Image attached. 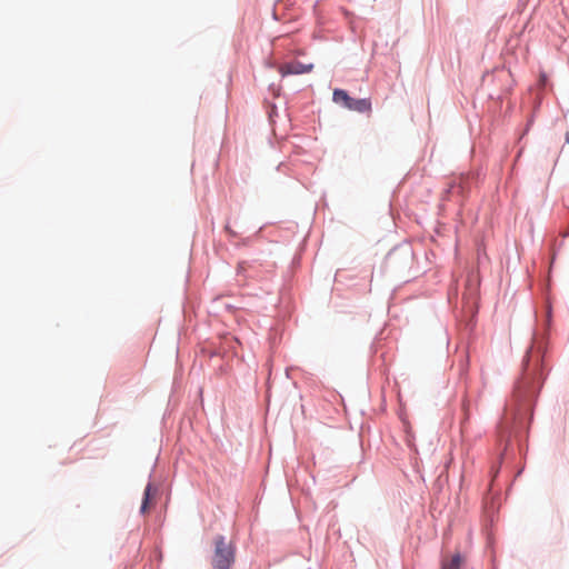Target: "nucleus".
I'll return each instance as SVG.
<instances>
[{
	"instance_id": "obj_1",
	"label": "nucleus",
	"mask_w": 569,
	"mask_h": 569,
	"mask_svg": "<svg viewBox=\"0 0 569 569\" xmlns=\"http://www.w3.org/2000/svg\"><path fill=\"white\" fill-rule=\"evenodd\" d=\"M332 101L350 111H356L359 113H370L372 110L371 100L369 98H351L343 89L333 90Z\"/></svg>"
},
{
	"instance_id": "obj_2",
	"label": "nucleus",
	"mask_w": 569,
	"mask_h": 569,
	"mask_svg": "<svg viewBox=\"0 0 569 569\" xmlns=\"http://www.w3.org/2000/svg\"><path fill=\"white\" fill-rule=\"evenodd\" d=\"M214 553L212 557L213 569H230L234 562V548L227 542L224 537L219 536L214 541Z\"/></svg>"
},
{
	"instance_id": "obj_3",
	"label": "nucleus",
	"mask_w": 569,
	"mask_h": 569,
	"mask_svg": "<svg viewBox=\"0 0 569 569\" xmlns=\"http://www.w3.org/2000/svg\"><path fill=\"white\" fill-rule=\"evenodd\" d=\"M313 69L312 63H302L300 61H292L283 63L279 67V72L281 76H288V74H302V73H309Z\"/></svg>"
},
{
	"instance_id": "obj_4",
	"label": "nucleus",
	"mask_w": 569,
	"mask_h": 569,
	"mask_svg": "<svg viewBox=\"0 0 569 569\" xmlns=\"http://www.w3.org/2000/svg\"><path fill=\"white\" fill-rule=\"evenodd\" d=\"M462 563V557L460 553H456L450 561L443 560L441 562V569H460Z\"/></svg>"
},
{
	"instance_id": "obj_5",
	"label": "nucleus",
	"mask_w": 569,
	"mask_h": 569,
	"mask_svg": "<svg viewBox=\"0 0 569 569\" xmlns=\"http://www.w3.org/2000/svg\"><path fill=\"white\" fill-rule=\"evenodd\" d=\"M152 491H154L152 485L148 483V486L144 489L143 501H142L141 509H140L142 513H144L148 510V505H149Z\"/></svg>"
},
{
	"instance_id": "obj_6",
	"label": "nucleus",
	"mask_w": 569,
	"mask_h": 569,
	"mask_svg": "<svg viewBox=\"0 0 569 569\" xmlns=\"http://www.w3.org/2000/svg\"><path fill=\"white\" fill-rule=\"evenodd\" d=\"M566 142L569 143V132L566 133Z\"/></svg>"
}]
</instances>
